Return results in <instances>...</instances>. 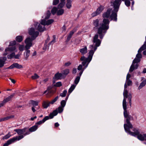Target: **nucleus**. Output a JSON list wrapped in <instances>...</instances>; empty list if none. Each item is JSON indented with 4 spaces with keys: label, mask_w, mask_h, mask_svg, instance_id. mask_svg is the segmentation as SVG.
<instances>
[{
    "label": "nucleus",
    "mask_w": 146,
    "mask_h": 146,
    "mask_svg": "<svg viewBox=\"0 0 146 146\" xmlns=\"http://www.w3.org/2000/svg\"><path fill=\"white\" fill-rule=\"evenodd\" d=\"M98 34H96L93 37V42L95 43V46L91 45L90 46V48L91 49L89 53V56L88 58H86L84 56L82 57L80 59V60L82 61V64L83 66L86 65L84 69L86 68L89 63L91 60L93 56L95 51L97 49L98 47L99 46L101 43V41L98 39Z\"/></svg>",
    "instance_id": "nucleus-1"
},
{
    "label": "nucleus",
    "mask_w": 146,
    "mask_h": 146,
    "mask_svg": "<svg viewBox=\"0 0 146 146\" xmlns=\"http://www.w3.org/2000/svg\"><path fill=\"white\" fill-rule=\"evenodd\" d=\"M111 9H108L106 12L102 14V17L104 18L103 23H100V27L98 28L97 33L99 35L100 38L102 39L107 30L109 29V20L107 18L110 17Z\"/></svg>",
    "instance_id": "nucleus-2"
},
{
    "label": "nucleus",
    "mask_w": 146,
    "mask_h": 146,
    "mask_svg": "<svg viewBox=\"0 0 146 146\" xmlns=\"http://www.w3.org/2000/svg\"><path fill=\"white\" fill-rule=\"evenodd\" d=\"M27 130V127H25L23 129H15L14 131L16 132L18 135H20L17 136L8 140L4 144L3 146H8L9 145L16 141H19L24 137V134L25 133Z\"/></svg>",
    "instance_id": "nucleus-3"
},
{
    "label": "nucleus",
    "mask_w": 146,
    "mask_h": 146,
    "mask_svg": "<svg viewBox=\"0 0 146 146\" xmlns=\"http://www.w3.org/2000/svg\"><path fill=\"white\" fill-rule=\"evenodd\" d=\"M123 115L124 117L126 118V121L127 123L126 124H124V127L126 132H127L130 131V129L133 128L132 125L130 121L131 120H133V117L129 114L127 111L123 112Z\"/></svg>",
    "instance_id": "nucleus-4"
},
{
    "label": "nucleus",
    "mask_w": 146,
    "mask_h": 146,
    "mask_svg": "<svg viewBox=\"0 0 146 146\" xmlns=\"http://www.w3.org/2000/svg\"><path fill=\"white\" fill-rule=\"evenodd\" d=\"M25 42L26 44L25 48L26 49V51L24 53V59L25 60H28V58L29 56L30 53V50H29L31 47L32 46V43L31 42V41L29 38L26 39L25 41Z\"/></svg>",
    "instance_id": "nucleus-5"
},
{
    "label": "nucleus",
    "mask_w": 146,
    "mask_h": 146,
    "mask_svg": "<svg viewBox=\"0 0 146 146\" xmlns=\"http://www.w3.org/2000/svg\"><path fill=\"white\" fill-rule=\"evenodd\" d=\"M133 131L134 132H132L130 131L127 132L130 135L135 137L137 136V138L140 140L143 141L145 140V134H140V132L138 129L134 128Z\"/></svg>",
    "instance_id": "nucleus-6"
},
{
    "label": "nucleus",
    "mask_w": 146,
    "mask_h": 146,
    "mask_svg": "<svg viewBox=\"0 0 146 146\" xmlns=\"http://www.w3.org/2000/svg\"><path fill=\"white\" fill-rule=\"evenodd\" d=\"M29 34L31 36V37H28L26 39L29 38L32 43V41L35 39L39 35V32L37 31H35V29L33 28H31L29 30Z\"/></svg>",
    "instance_id": "nucleus-7"
},
{
    "label": "nucleus",
    "mask_w": 146,
    "mask_h": 146,
    "mask_svg": "<svg viewBox=\"0 0 146 146\" xmlns=\"http://www.w3.org/2000/svg\"><path fill=\"white\" fill-rule=\"evenodd\" d=\"M64 110V108L59 106L58 109L54 111L52 113H50L49 114V117L50 119L52 118L54 116L56 115L58 113H61Z\"/></svg>",
    "instance_id": "nucleus-8"
},
{
    "label": "nucleus",
    "mask_w": 146,
    "mask_h": 146,
    "mask_svg": "<svg viewBox=\"0 0 146 146\" xmlns=\"http://www.w3.org/2000/svg\"><path fill=\"white\" fill-rule=\"evenodd\" d=\"M58 98V97L57 96L50 102H49L48 101H44L42 103L43 107L44 108H47L49 106L50 104H53L57 100Z\"/></svg>",
    "instance_id": "nucleus-9"
},
{
    "label": "nucleus",
    "mask_w": 146,
    "mask_h": 146,
    "mask_svg": "<svg viewBox=\"0 0 146 146\" xmlns=\"http://www.w3.org/2000/svg\"><path fill=\"white\" fill-rule=\"evenodd\" d=\"M114 9L113 11H112L111 14L110 16V18L111 20H113L114 21H117V12L118 11V9L119 8V6L118 8V10L117 11L116 10V9L117 8L116 7H114V2L113 3Z\"/></svg>",
    "instance_id": "nucleus-10"
},
{
    "label": "nucleus",
    "mask_w": 146,
    "mask_h": 146,
    "mask_svg": "<svg viewBox=\"0 0 146 146\" xmlns=\"http://www.w3.org/2000/svg\"><path fill=\"white\" fill-rule=\"evenodd\" d=\"M104 8V6L101 5L98 8L96 11L92 13V16L94 17L98 15L103 10Z\"/></svg>",
    "instance_id": "nucleus-11"
},
{
    "label": "nucleus",
    "mask_w": 146,
    "mask_h": 146,
    "mask_svg": "<svg viewBox=\"0 0 146 146\" xmlns=\"http://www.w3.org/2000/svg\"><path fill=\"white\" fill-rule=\"evenodd\" d=\"M14 68H15L17 69H21L23 68L22 65L19 64L17 63H14L10 66L7 68H5L4 69H12Z\"/></svg>",
    "instance_id": "nucleus-12"
},
{
    "label": "nucleus",
    "mask_w": 146,
    "mask_h": 146,
    "mask_svg": "<svg viewBox=\"0 0 146 146\" xmlns=\"http://www.w3.org/2000/svg\"><path fill=\"white\" fill-rule=\"evenodd\" d=\"M38 126L36 125H34L31 127L29 129L27 130L25 133L24 134V135L26 136L27 135H29L30 134V132H33L36 131L38 129Z\"/></svg>",
    "instance_id": "nucleus-13"
},
{
    "label": "nucleus",
    "mask_w": 146,
    "mask_h": 146,
    "mask_svg": "<svg viewBox=\"0 0 146 146\" xmlns=\"http://www.w3.org/2000/svg\"><path fill=\"white\" fill-rule=\"evenodd\" d=\"M35 25L36 27V29L40 32H43L46 30L44 26H42L37 22H35Z\"/></svg>",
    "instance_id": "nucleus-14"
},
{
    "label": "nucleus",
    "mask_w": 146,
    "mask_h": 146,
    "mask_svg": "<svg viewBox=\"0 0 146 146\" xmlns=\"http://www.w3.org/2000/svg\"><path fill=\"white\" fill-rule=\"evenodd\" d=\"M53 22L54 20L52 19H49L47 21H46L45 19H43L42 20L40 24L44 26L48 25L51 24Z\"/></svg>",
    "instance_id": "nucleus-15"
},
{
    "label": "nucleus",
    "mask_w": 146,
    "mask_h": 146,
    "mask_svg": "<svg viewBox=\"0 0 146 146\" xmlns=\"http://www.w3.org/2000/svg\"><path fill=\"white\" fill-rule=\"evenodd\" d=\"M15 93H13L7 98L4 99L2 102L5 105L7 102L11 100L12 98L15 96Z\"/></svg>",
    "instance_id": "nucleus-16"
},
{
    "label": "nucleus",
    "mask_w": 146,
    "mask_h": 146,
    "mask_svg": "<svg viewBox=\"0 0 146 146\" xmlns=\"http://www.w3.org/2000/svg\"><path fill=\"white\" fill-rule=\"evenodd\" d=\"M50 119L49 117V116H46L42 120L40 121L37 122L35 125H36L38 126V125H40L42 123H44L46 121V120L48 119Z\"/></svg>",
    "instance_id": "nucleus-17"
},
{
    "label": "nucleus",
    "mask_w": 146,
    "mask_h": 146,
    "mask_svg": "<svg viewBox=\"0 0 146 146\" xmlns=\"http://www.w3.org/2000/svg\"><path fill=\"white\" fill-rule=\"evenodd\" d=\"M56 42V40L55 38H54L48 44V45L49 46H47V44L46 43H45L44 46V47L43 48V49L44 50H45L46 49H48L49 48V46L52 44H53L54 43Z\"/></svg>",
    "instance_id": "nucleus-18"
},
{
    "label": "nucleus",
    "mask_w": 146,
    "mask_h": 146,
    "mask_svg": "<svg viewBox=\"0 0 146 146\" xmlns=\"http://www.w3.org/2000/svg\"><path fill=\"white\" fill-rule=\"evenodd\" d=\"M138 66L139 65L137 64H134L133 63L130 67L129 70V72H133L135 69H137Z\"/></svg>",
    "instance_id": "nucleus-19"
},
{
    "label": "nucleus",
    "mask_w": 146,
    "mask_h": 146,
    "mask_svg": "<svg viewBox=\"0 0 146 146\" xmlns=\"http://www.w3.org/2000/svg\"><path fill=\"white\" fill-rule=\"evenodd\" d=\"M63 76L62 73L58 72L55 74L54 76V78L56 79L59 80Z\"/></svg>",
    "instance_id": "nucleus-20"
},
{
    "label": "nucleus",
    "mask_w": 146,
    "mask_h": 146,
    "mask_svg": "<svg viewBox=\"0 0 146 146\" xmlns=\"http://www.w3.org/2000/svg\"><path fill=\"white\" fill-rule=\"evenodd\" d=\"M126 103L125 99L124 98L123 101V107L124 110L123 112L127 111Z\"/></svg>",
    "instance_id": "nucleus-21"
},
{
    "label": "nucleus",
    "mask_w": 146,
    "mask_h": 146,
    "mask_svg": "<svg viewBox=\"0 0 146 146\" xmlns=\"http://www.w3.org/2000/svg\"><path fill=\"white\" fill-rule=\"evenodd\" d=\"M80 52L82 55H84L86 54L87 52V47L85 46L84 48L81 49L80 50Z\"/></svg>",
    "instance_id": "nucleus-22"
},
{
    "label": "nucleus",
    "mask_w": 146,
    "mask_h": 146,
    "mask_svg": "<svg viewBox=\"0 0 146 146\" xmlns=\"http://www.w3.org/2000/svg\"><path fill=\"white\" fill-rule=\"evenodd\" d=\"M74 31H72L70 32L69 34L67 37L66 39L67 41L68 42L70 40V39L71 38L72 35L74 34Z\"/></svg>",
    "instance_id": "nucleus-23"
},
{
    "label": "nucleus",
    "mask_w": 146,
    "mask_h": 146,
    "mask_svg": "<svg viewBox=\"0 0 146 146\" xmlns=\"http://www.w3.org/2000/svg\"><path fill=\"white\" fill-rule=\"evenodd\" d=\"M99 20L98 19L94 20L93 24L96 27H98L99 26Z\"/></svg>",
    "instance_id": "nucleus-24"
},
{
    "label": "nucleus",
    "mask_w": 146,
    "mask_h": 146,
    "mask_svg": "<svg viewBox=\"0 0 146 146\" xmlns=\"http://www.w3.org/2000/svg\"><path fill=\"white\" fill-rule=\"evenodd\" d=\"M16 49V47L15 46L7 47L6 48V50H8L9 52H11L15 50Z\"/></svg>",
    "instance_id": "nucleus-25"
},
{
    "label": "nucleus",
    "mask_w": 146,
    "mask_h": 146,
    "mask_svg": "<svg viewBox=\"0 0 146 146\" xmlns=\"http://www.w3.org/2000/svg\"><path fill=\"white\" fill-rule=\"evenodd\" d=\"M146 84V79L143 80L142 82L140 84L139 87V89H140L141 88L145 86Z\"/></svg>",
    "instance_id": "nucleus-26"
},
{
    "label": "nucleus",
    "mask_w": 146,
    "mask_h": 146,
    "mask_svg": "<svg viewBox=\"0 0 146 146\" xmlns=\"http://www.w3.org/2000/svg\"><path fill=\"white\" fill-rule=\"evenodd\" d=\"M72 6V1L70 0H67L66 7L68 9H70Z\"/></svg>",
    "instance_id": "nucleus-27"
},
{
    "label": "nucleus",
    "mask_w": 146,
    "mask_h": 146,
    "mask_svg": "<svg viewBox=\"0 0 146 146\" xmlns=\"http://www.w3.org/2000/svg\"><path fill=\"white\" fill-rule=\"evenodd\" d=\"M128 92L127 90H124V92L123 93V95L124 96V98H129V96L130 94H128Z\"/></svg>",
    "instance_id": "nucleus-28"
},
{
    "label": "nucleus",
    "mask_w": 146,
    "mask_h": 146,
    "mask_svg": "<svg viewBox=\"0 0 146 146\" xmlns=\"http://www.w3.org/2000/svg\"><path fill=\"white\" fill-rule=\"evenodd\" d=\"M146 49V45L145 44H143L139 49L138 50V53H141L143 50H144Z\"/></svg>",
    "instance_id": "nucleus-29"
},
{
    "label": "nucleus",
    "mask_w": 146,
    "mask_h": 146,
    "mask_svg": "<svg viewBox=\"0 0 146 146\" xmlns=\"http://www.w3.org/2000/svg\"><path fill=\"white\" fill-rule=\"evenodd\" d=\"M69 73V70L68 69H66L62 71V74L63 76H66Z\"/></svg>",
    "instance_id": "nucleus-30"
},
{
    "label": "nucleus",
    "mask_w": 146,
    "mask_h": 146,
    "mask_svg": "<svg viewBox=\"0 0 146 146\" xmlns=\"http://www.w3.org/2000/svg\"><path fill=\"white\" fill-rule=\"evenodd\" d=\"M15 53H11L7 55V58L8 59H11L13 58H14V56H15Z\"/></svg>",
    "instance_id": "nucleus-31"
},
{
    "label": "nucleus",
    "mask_w": 146,
    "mask_h": 146,
    "mask_svg": "<svg viewBox=\"0 0 146 146\" xmlns=\"http://www.w3.org/2000/svg\"><path fill=\"white\" fill-rule=\"evenodd\" d=\"M76 85H75L74 84H73L71 86L70 88H69V90H68V93H69V94H70L71 93L72 91L75 88Z\"/></svg>",
    "instance_id": "nucleus-32"
},
{
    "label": "nucleus",
    "mask_w": 146,
    "mask_h": 146,
    "mask_svg": "<svg viewBox=\"0 0 146 146\" xmlns=\"http://www.w3.org/2000/svg\"><path fill=\"white\" fill-rule=\"evenodd\" d=\"M16 41L19 42H21L23 40V37L21 36H18L16 38Z\"/></svg>",
    "instance_id": "nucleus-33"
},
{
    "label": "nucleus",
    "mask_w": 146,
    "mask_h": 146,
    "mask_svg": "<svg viewBox=\"0 0 146 146\" xmlns=\"http://www.w3.org/2000/svg\"><path fill=\"white\" fill-rule=\"evenodd\" d=\"M31 104L33 105V106L35 107L38 105V102L37 101H35L32 100L31 101Z\"/></svg>",
    "instance_id": "nucleus-34"
},
{
    "label": "nucleus",
    "mask_w": 146,
    "mask_h": 146,
    "mask_svg": "<svg viewBox=\"0 0 146 146\" xmlns=\"http://www.w3.org/2000/svg\"><path fill=\"white\" fill-rule=\"evenodd\" d=\"M66 100H62L60 102V106L64 108L66 105Z\"/></svg>",
    "instance_id": "nucleus-35"
},
{
    "label": "nucleus",
    "mask_w": 146,
    "mask_h": 146,
    "mask_svg": "<svg viewBox=\"0 0 146 146\" xmlns=\"http://www.w3.org/2000/svg\"><path fill=\"white\" fill-rule=\"evenodd\" d=\"M140 61V59L136 57V58H135L133 60V63L134 64H137V63L139 62Z\"/></svg>",
    "instance_id": "nucleus-36"
},
{
    "label": "nucleus",
    "mask_w": 146,
    "mask_h": 146,
    "mask_svg": "<svg viewBox=\"0 0 146 146\" xmlns=\"http://www.w3.org/2000/svg\"><path fill=\"white\" fill-rule=\"evenodd\" d=\"M64 13V10L62 9H61L58 10L57 12V15H61Z\"/></svg>",
    "instance_id": "nucleus-37"
},
{
    "label": "nucleus",
    "mask_w": 146,
    "mask_h": 146,
    "mask_svg": "<svg viewBox=\"0 0 146 146\" xmlns=\"http://www.w3.org/2000/svg\"><path fill=\"white\" fill-rule=\"evenodd\" d=\"M57 10L58 9L56 7H54L51 10V13L53 15H54L57 12Z\"/></svg>",
    "instance_id": "nucleus-38"
},
{
    "label": "nucleus",
    "mask_w": 146,
    "mask_h": 146,
    "mask_svg": "<svg viewBox=\"0 0 146 146\" xmlns=\"http://www.w3.org/2000/svg\"><path fill=\"white\" fill-rule=\"evenodd\" d=\"M11 136V135L10 133L9 132L7 135L4 136L3 137L2 139L3 140L7 139L9 138Z\"/></svg>",
    "instance_id": "nucleus-39"
},
{
    "label": "nucleus",
    "mask_w": 146,
    "mask_h": 146,
    "mask_svg": "<svg viewBox=\"0 0 146 146\" xmlns=\"http://www.w3.org/2000/svg\"><path fill=\"white\" fill-rule=\"evenodd\" d=\"M51 15V13L50 11H48L46 13V16L45 17V19H48Z\"/></svg>",
    "instance_id": "nucleus-40"
},
{
    "label": "nucleus",
    "mask_w": 146,
    "mask_h": 146,
    "mask_svg": "<svg viewBox=\"0 0 146 146\" xmlns=\"http://www.w3.org/2000/svg\"><path fill=\"white\" fill-rule=\"evenodd\" d=\"M80 76H77L74 81V83L75 84V85H76L78 84L80 80Z\"/></svg>",
    "instance_id": "nucleus-41"
},
{
    "label": "nucleus",
    "mask_w": 146,
    "mask_h": 146,
    "mask_svg": "<svg viewBox=\"0 0 146 146\" xmlns=\"http://www.w3.org/2000/svg\"><path fill=\"white\" fill-rule=\"evenodd\" d=\"M123 1H125V4L128 7L130 6L131 2L129 0H124Z\"/></svg>",
    "instance_id": "nucleus-42"
},
{
    "label": "nucleus",
    "mask_w": 146,
    "mask_h": 146,
    "mask_svg": "<svg viewBox=\"0 0 146 146\" xmlns=\"http://www.w3.org/2000/svg\"><path fill=\"white\" fill-rule=\"evenodd\" d=\"M65 4V2L61 1L60 3L58 5V8H60L63 7Z\"/></svg>",
    "instance_id": "nucleus-43"
},
{
    "label": "nucleus",
    "mask_w": 146,
    "mask_h": 146,
    "mask_svg": "<svg viewBox=\"0 0 146 146\" xmlns=\"http://www.w3.org/2000/svg\"><path fill=\"white\" fill-rule=\"evenodd\" d=\"M67 91L66 90H64L63 93H61L60 96L62 97H64L66 96Z\"/></svg>",
    "instance_id": "nucleus-44"
},
{
    "label": "nucleus",
    "mask_w": 146,
    "mask_h": 146,
    "mask_svg": "<svg viewBox=\"0 0 146 146\" xmlns=\"http://www.w3.org/2000/svg\"><path fill=\"white\" fill-rule=\"evenodd\" d=\"M62 86V84L61 82H57L55 84H54V86L57 87H60L61 86Z\"/></svg>",
    "instance_id": "nucleus-45"
},
{
    "label": "nucleus",
    "mask_w": 146,
    "mask_h": 146,
    "mask_svg": "<svg viewBox=\"0 0 146 146\" xmlns=\"http://www.w3.org/2000/svg\"><path fill=\"white\" fill-rule=\"evenodd\" d=\"M128 99L129 100V106L130 107L131 106V94H130L129 96V98H128Z\"/></svg>",
    "instance_id": "nucleus-46"
},
{
    "label": "nucleus",
    "mask_w": 146,
    "mask_h": 146,
    "mask_svg": "<svg viewBox=\"0 0 146 146\" xmlns=\"http://www.w3.org/2000/svg\"><path fill=\"white\" fill-rule=\"evenodd\" d=\"M39 77V76L36 74H35L34 75L31 76V78L33 79H36Z\"/></svg>",
    "instance_id": "nucleus-47"
},
{
    "label": "nucleus",
    "mask_w": 146,
    "mask_h": 146,
    "mask_svg": "<svg viewBox=\"0 0 146 146\" xmlns=\"http://www.w3.org/2000/svg\"><path fill=\"white\" fill-rule=\"evenodd\" d=\"M5 64V62H4V61H3L2 59H0V67L1 68L3 67L4 66Z\"/></svg>",
    "instance_id": "nucleus-48"
},
{
    "label": "nucleus",
    "mask_w": 146,
    "mask_h": 146,
    "mask_svg": "<svg viewBox=\"0 0 146 146\" xmlns=\"http://www.w3.org/2000/svg\"><path fill=\"white\" fill-rule=\"evenodd\" d=\"M16 44V42L14 40L12 41L11 42H10L9 46H14Z\"/></svg>",
    "instance_id": "nucleus-49"
},
{
    "label": "nucleus",
    "mask_w": 146,
    "mask_h": 146,
    "mask_svg": "<svg viewBox=\"0 0 146 146\" xmlns=\"http://www.w3.org/2000/svg\"><path fill=\"white\" fill-rule=\"evenodd\" d=\"M59 2V0H54L52 4L53 5H57Z\"/></svg>",
    "instance_id": "nucleus-50"
},
{
    "label": "nucleus",
    "mask_w": 146,
    "mask_h": 146,
    "mask_svg": "<svg viewBox=\"0 0 146 146\" xmlns=\"http://www.w3.org/2000/svg\"><path fill=\"white\" fill-rule=\"evenodd\" d=\"M142 57V55L141 53H138L136 55V58H139L140 59Z\"/></svg>",
    "instance_id": "nucleus-51"
},
{
    "label": "nucleus",
    "mask_w": 146,
    "mask_h": 146,
    "mask_svg": "<svg viewBox=\"0 0 146 146\" xmlns=\"http://www.w3.org/2000/svg\"><path fill=\"white\" fill-rule=\"evenodd\" d=\"M127 85L128 86H131L132 85V81L130 80H126Z\"/></svg>",
    "instance_id": "nucleus-52"
},
{
    "label": "nucleus",
    "mask_w": 146,
    "mask_h": 146,
    "mask_svg": "<svg viewBox=\"0 0 146 146\" xmlns=\"http://www.w3.org/2000/svg\"><path fill=\"white\" fill-rule=\"evenodd\" d=\"M85 66H86V65H85V66H84V67L83 68V69H82V70H81V71L79 73V76H80V77L82 74V73H83L84 70L85 69H84V68L85 67Z\"/></svg>",
    "instance_id": "nucleus-53"
},
{
    "label": "nucleus",
    "mask_w": 146,
    "mask_h": 146,
    "mask_svg": "<svg viewBox=\"0 0 146 146\" xmlns=\"http://www.w3.org/2000/svg\"><path fill=\"white\" fill-rule=\"evenodd\" d=\"M36 108L37 109H38L39 108V107L38 106V108H36L35 107L33 106L32 107L31 110L33 112H35L36 111L35 108Z\"/></svg>",
    "instance_id": "nucleus-54"
},
{
    "label": "nucleus",
    "mask_w": 146,
    "mask_h": 146,
    "mask_svg": "<svg viewBox=\"0 0 146 146\" xmlns=\"http://www.w3.org/2000/svg\"><path fill=\"white\" fill-rule=\"evenodd\" d=\"M82 66V64L80 65L78 67L77 69L79 70H82L83 69Z\"/></svg>",
    "instance_id": "nucleus-55"
},
{
    "label": "nucleus",
    "mask_w": 146,
    "mask_h": 146,
    "mask_svg": "<svg viewBox=\"0 0 146 146\" xmlns=\"http://www.w3.org/2000/svg\"><path fill=\"white\" fill-rule=\"evenodd\" d=\"M9 51L8 50H6V49H5V52L3 54V55L4 56L7 55L8 54H9Z\"/></svg>",
    "instance_id": "nucleus-56"
},
{
    "label": "nucleus",
    "mask_w": 146,
    "mask_h": 146,
    "mask_svg": "<svg viewBox=\"0 0 146 146\" xmlns=\"http://www.w3.org/2000/svg\"><path fill=\"white\" fill-rule=\"evenodd\" d=\"M71 64V63L69 62H66L65 63L64 65L66 66H70Z\"/></svg>",
    "instance_id": "nucleus-57"
},
{
    "label": "nucleus",
    "mask_w": 146,
    "mask_h": 146,
    "mask_svg": "<svg viewBox=\"0 0 146 146\" xmlns=\"http://www.w3.org/2000/svg\"><path fill=\"white\" fill-rule=\"evenodd\" d=\"M77 72V69L76 68H73L72 71V73L73 74H75Z\"/></svg>",
    "instance_id": "nucleus-58"
},
{
    "label": "nucleus",
    "mask_w": 146,
    "mask_h": 146,
    "mask_svg": "<svg viewBox=\"0 0 146 146\" xmlns=\"http://www.w3.org/2000/svg\"><path fill=\"white\" fill-rule=\"evenodd\" d=\"M20 56V55L19 54H18L16 55H15V56H14V58L15 59H19V57Z\"/></svg>",
    "instance_id": "nucleus-59"
},
{
    "label": "nucleus",
    "mask_w": 146,
    "mask_h": 146,
    "mask_svg": "<svg viewBox=\"0 0 146 146\" xmlns=\"http://www.w3.org/2000/svg\"><path fill=\"white\" fill-rule=\"evenodd\" d=\"M23 45H21L19 47V49L20 51H22L23 50Z\"/></svg>",
    "instance_id": "nucleus-60"
},
{
    "label": "nucleus",
    "mask_w": 146,
    "mask_h": 146,
    "mask_svg": "<svg viewBox=\"0 0 146 146\" xmlns=\"http://www.w3.org/2000/svg\"><path fill=\"white\" fill-rule=\"evenodd\" d=\"M131 77V75L129 74H128L126 77V80H129V78Z\"/></svg>",
    "instance_id": "nucleus-61"
},
{
    "label": "nucleus",
    "mask_w": 146,
    "mask_h": 146,
    "mask_svg": "<svg viewBox=\"0 0 146 146\" xmlns=\"http://www.w3.org/2000/svg\"><path fill=\"white\" fill-rule=\"evenodd\" d=\"M7 116L8 117L9 119L14 118L15 117V116L14 115H11Z\"/></svg>",
    "instance_id": "nucleus-62"
},
{
    "label": "nucleus",
    "mask_w": 146,
    "mask_h": 146,
    "mask_svg": "<svg viewBox=\"0 0 146 146\" xmlns=\"http://www.w3.org/2000/svg\"><path fill=\"white\" fill-rule=\"evenodd\" d=\"M9 79L11 80L12 82L13 83L15 84V83L16 81L14 79H12L11 78H10Z\"/></svg>",
    "instance_id": "nucleus-63"
},
{
    "label": "nucleus",
    "mask_w": 146,
    "mask_h": 146,
    "mask_svg": "<svg viewBox=\"0 0 146 146\" xmlns=\"http://www.w3.org/2000/svg\"><path fill=\"white\" fill-rule=\"evenodd\" d=\"M50 39V37L48 36L47 39L46 40L45 43L47 44Z\"/></svg>",
    "instance_id": "nucleus-64"
}]
</instances>
